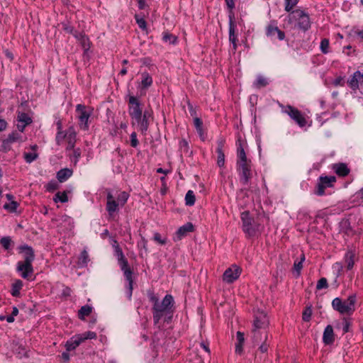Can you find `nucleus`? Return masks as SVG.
<instances>
[{
  "label": "nucleus",
  "instance_id": "nucleus-1",
  "mask_svg": "<svg viewBox=\"0 0 363 363\" xmlns=\"http://www.w3.org/2000/svg\"><path fill=\"white\" fill-rule=\"evenodd\" d=\"M114 250L115 254L117 257L118 262L120 266L121 271L123 272L124 277L125 279L128 282V289H129V296L130 297L132 295L133 291V270L128 265V259L125 257L122 249L120 247L116 241H114Z\"/></svg>",
  "mask_w": 363,
  "mask_h": 363
},
{
  "label": "nucleus",
  "instance_id": "nucleus-2",
  "mask_svg": "<svg viewBox=\"0 0 363 363\" xmlns=\"http://www.w3.org/2000/svg\"><path fill=\"white\" fill-rule=\"evenodd\" d=\"M174 299L172 295L167 294L162 302L152 307L153 322L155 325L158 324L161 318L168 313H172Z\"/></svg>",
  "mask_w": 363,
  "mask_h": 363
},
{
  "label": "nucleus",
  "instance_id": "nucleus-3",
  "mask_svg": "<svg viewBox=\"0 0 363 363\" xmlns=\"http://www.w3.org/2000/svg\"><path fill=\"white\" fill-rule=\"evenodd\" d=\"M356 296L350 295L347 300L335 298L331 303L333 308L342 315H352L355 310Z\"/></svg>",
  "mask_w": 363,
  "mask_h": 363
},
{
  "label": "nucleus",
  "instance_id": "nucleus-4",
  "mask_svg": "<svg viewBox=\"0 0 363 363\" xmlns=\"http://www.w3.org/2000/svg\"><path fill=\"white\" fill-rule=\"evenodd\" d=\"M290 22H296L297 27L303 31L311 28V21L308 13L301 9L292 11L289 16Z\"/></svg>",
  "mask_w": 363,
  "mask_h": 363
},
{
  "label": "nucleus",
  "instance_id": "nucleus-5",
  "mask_svg": "<svg viewBox=\"0 0 363 363\" xmlns=\"http://www.w3.org/2000/svg\"><path fill=\"white\" fill-rule=\"evenodd\" d=\"M240 217L244 233L248 237L255 236L259 230V225L256 223L254 219L250 216V212L247 211L242 212Z\"/></svg>",
  "mask_w": 363,
  "mask_h": 363
},
{
  "label": "nucleus",
  "instance_id": "nucleus-6",
  "mask_svg": "<svg viewBox=\"0 0 363 363\" xmlns=\"http://www.w3.org/2000/svg\"><path fill=\"white\" fill-rule=\"evenodd\" d=\"M240 181L243 185H247L252 177V162L236 163Z\"/></svg>",
  "mask_w": 363,
  "mask_h": 363
},
{
  "label": "nucleus",
  "instance_id": "nucleus-7",
  "mask_svg": "<svg viewBox=\"0 0 363 363\" xmlns=\"http://www.w3.org/2000/svg\"><path fill=\"white\" fill-rule=\"evenodd\" d=\"M336 182V177L335 176H320L318 178V181L314 194L317 196H323L325 194V190L327 188H330L334 186Z\"/></svg>",
  "mask_w": 363,
  "mask_h": 363
},
{
  "label": "nucleus",
  "instance_id": "nucleus-8",
  "mask_svg": "<svg viewBox=\"0 0 363 363\" xmlns=\"http://www.w3.org/2000/svg\"><path fill=\"white\" fill-rule=\"evenodd\" d=\"M128 104V113L132 118V125H134V120L140 119V117L142 116V109L138 99L133 96L129 97Z\"/></svg>",
  "mask_w": 363,
  "mask_h": 363
},
{
  "label": "nucleus",
  "instance_id": "nucleus-9",
  "mask_svg": "<svg viewBox=\"0 0 363 363\" xmlns=\"http://www.w3.org/2000/svg\"><path fill=\"white\" fill-rule=\"evenodd\" d=\"M300 127H304L306 125V120L301 113V112L297 108L287 106L284 111Z\"/></svg>",
  "mask_w": 363,
  "mask_h": 363
},
{
  "label": "nucleus",
  "instance_id": "nucleus-10",
  "mask_svg": "<svg viewBox=\"0 0 363 363\" xmlns=\"http://www.w3.org/2000/svg\"><path fill=\"white\" fill-rule=\"evenodd\" d=\"M269 324V321L268 317L264 312L257 311L255 314L252 329L267 330Z\"/></svg>",
  "mask_w": 363,
  "mask_h": 363
},
{
  "label": "nucleus",
  "instance_id": "nucleus-11",
  "mask_svg": "<svg viewBox=\"0 0 363 363\" xmlns=\"http://www.w3.org/2000/svg\"><path fill=\"white\" fill-rule=\"evenodd\" d=\"M76 111L78 113L79 125L84 130L88 129V120L90 117L91 113L86 111V107L82 104H78L76 106Z\"/></svg>",
  "mask_w": 363,
  "mask_h": 363
},
{
  "label": "nucleus",
  "instance_id": "nucleus-12",
  "mask_svg": "<svg viewBox=\"0 0 363 363\" xmlns=\"http://www.w3.org/2000/svg\"><path fill=\"white\" fill-rule=\"evenodd\" d=\"M229 17V41L233 44V50L235 51L238 48V36L235 34L236 24L235 22L234 13L231 12Z\"/></svg>",
  "mask_w": 363,
  "mask_h": 363
},
{
  "label": "nucleus",
  "instance_id": "nucleus-13",
  "mask_svg": "<svg viewBox=\"0 0 363 363\" xmlns=\"http://www.w3.org/2000/svg\"><path fill=\"white\" fill-rule=\"evenodd\" d=\"M240 274V269L237 265H233L228 268L223 275V280L227 283H233L238 279Z\"/></svg>",
  "mask_w": 363,
  "mask_h": 363
},
{
  "label": "nucleus",
  "instance_id": "nucleus-14",
  "mask_svg": "<svg viewBox=\"0 0 363 363\" xmlns=\"http://www.w3.org/2000/svg\"><path fill=\"white\" fill-rule=\"evenodd\" d=\"M16 270L21 272L22 278L28 279L33 273L32 262H28V261L18 262L17 263Z\"/></svg>",
  "mask_w": 363,
  "mask_h": 363
},
{
  "label": "nucleus",
  "instance_id": "nucleus-15",
  "mask_svg": "<svg viewBox=\"0 0 363 363\" xmlns=\"http://www.w3.org/2000/svg\"><path fill=\"white\" fill-rule=\"evenodd\" d=\"M335 340V335L333 330V328L331 325H328L323 331V342L325 345H331L334 343Z\"/></svg>",
  "mask_w": 363,
  "mask_h": 363
},
{
  "label": "nucleus",
  "instance_id": "nucleus-16",
  "mask_svg": "<svg viewBox=\"0 0 363 363\" xmlns=\"http://www.w3.org/2000/svg\"><path fill=\"white\" fill-rule=\"evenodd\" d=\"M252 340L255 344L259 345L262 342H267L268 333L267 330L252 329Z\"/></svg>",
  "mask_w": 363,
  "mask_h": 363
},
{
  "label": "nucleus",
  "instance_id": "nucleus-17",
  "mask_svg": "<svg viewBox=\"0 0 363 363\" xmlns=\"http://www.w3.org/2000/svg\"><path fill=\"white\" fill-rule=\"evenodd\" d=\"M237 162L236 163H241V162H246L251 161L250 160H248L246 156V153L244 150L243 147V141L242 140L241 138L239 137L237 142Z\"/></svg>",
  "mask_w": 363,
  "mask_h": 363
},
{
  "label": "nucleus",
  "instance_id": "nucleus-18",
  "mask_svg": "<svg viewBox=\"0 0 363 363\" xmlns=\"http://www.w3.org/2000/svg\"><path fill=\"white\" fill-rule=\"evenodd\" d=\"M332 169L337 176L341 177L347 176L350 172V169L348 168L347 165L342 162L333 164Z\"/></svg>",
  "mask_w": 363,
  "mask_h": 363
},
{
  "label": "nucleus",
  "instance_id": "nucleus-19",
  "mask_svg": "<svg viewBox=\"0 0 363 363\" xmlns=\"http://www.w3.org/2000/svg\"><path fill=\"white\" fill-rule=\"evenodd\" d=\"M194 225L191 223H186L181 226L176 233L175 240H180L183 237L186 236L187 233L194 231Z\"/></svg>",
  "mask_w": 363,
  "mask_h": 363
},
{
  "label": "nucleus",
  "instance_id": "nucleus-20",
  "mask_svg": "<svg viewBox=\"0 0 363 363\" xmlns=\"http://www.w3.org/2000/svg\"><path fill=\"white\" fill-rule=\"evenodd\" d=\"M74 37L80 43L84 50V52L86 54L91 47L89 38L82 33H76L74 34Z\"/></svg>",
  "mask_w": 363,
  "mask_h": 363
},
{
  "label": "nucleus",
  "instance_id": "nucleus-21",
  "mask_svg": "<svg viewBox=\"0 0 363 363\" xmlns=\"http://www.w3.org/2000/svg\"><path fill=\"white\" fill-rule=\"evenodd\" d=\"M360 72L356 71L350 79L347 80L349 86L354 91L359 89V85L362 84L363 82L360 79Z\"/></svg>",
  "mask_w": 363,
  "mask_h": 363
},
{
  "label": "nucleus",
  "instance_id": "nucleus-22",
  "mask_svg": "<svg viewBox=\"0 0 363 363\" xmlns=\"http://www.w3.org/2000/svg\"><path fill=\"white\" fill-rule=\"evenodd\" d=\"M21 252H24V261L33 262L35 259V254L33 248L28 245H21L19 247Z\"/></svg>",
  "mask_w": 363,
  "mask_h": 363
},
{
  "label": "nucleus",
  "instance_id": "nucleus-23",
  "mask_svg": "<svg viewBox=\"0 0 363 363\" xmlns=\"http://www.w3.org/2000/svg\"><path fill=\"white\" fill-rule=\"evenodd\" d=\"M276 34L279 40H283L285 38L284 32L279 29L277 26L269 25L267 28V35L268 36H274Z\"/></svg>",
  "mask_w": 363,
  "mask_h": 363
},
{
  "label": "nucleus",
  "instance_id": "nucleus-24",
  "mask_svg": "<svg viewBox=\"0 0 363 363\" xmlns=\"http://www.w3.org/2000/svg\"><path fill=\"white\" fill-rule=\"evenodd\" d=\"M224 146V140H220L218 142V147L216 152L218 153L217 164L219 167H223L225 164V154L223 150Z\"/></svg>",
  "mask_w": 363,
  "mask_h": 363
},
{
  "label": "nucleus",
  "instance_id": "nucleus-25",
  "mask_svg": "<svg viewBox=\"0 0 363 363\" xmlns=\"http://www.w3.org/2000/svg\"><path fill=\"white\" fill-rule=\"evenodd\" d=\"M72 170L68 168L62 169L57 172V179L60 182H64L72 175Z\"/></svg>",
  "mask_w": 363,
  "mask_h": 363
},
{
  "label": "nucleus",
  "instance_id": "nucleus-26",
  "mask_svg": "<svg viewBox=\"0 0 363 363\" xmlns=\"http://www.w3.org/2000/svg\"><path fill=\"white\" fill-rule=\"evenodd\" d=\"M345 262L347 264V269L351 270L354 264L355 253L352 250H348L345 255Z\"/></svg>",
  "mask_w": 363,
  "mask_h": 363
},
{
  "label": "nucleus",
  "instance_id": "nucleus-27",
  "mask_svg": "<svg viewBox=\"0 0 363 363\" xmlns=\"http://www.w3.org/2000/svg\"><path fill=\"white\" fill-rule=\"evenodd\" d=\"M82 342L79 336H76L66 342L65 347L67 351H72L75 350Z\"/></svg>",
  "mask_w": 363,
  "mask_h": 363
},
{
  "label": "nucleus",
  "instance_id": "nucleus-28",
  "mask_svg": "<svg viewBox=\"0 0 363 363\" xmlns=\"http://www.w3.org/2000/svg\"><path fill=\"white\" fill-rule=\"evenodd\" d=\"M17 121L18 123H25V125H29L33 122L31 117L28 113L20 110L17 111Z\"/></svg>",
  "mask_w": 363,
  "mask_h": 363
},
{
  "label": "nucleus",
  "instance_id": "nucleus-29",
  "mask_svg": "<svg viewBox=\"0 0 363 363\" xmlns=\"http://www.w3.org/2000/svg\"><path fill=\"white\" fill-rule=\"evenodd\" d=\"M134 122L138 123L139 130L141 132V133L143 135H146V132L149 128V121L143 118L142 116H140V119L134 120Z\"/></svg>",
  "mask_w": 363,
  "mask_h": 363
},
{
  "label": "nucleus",
  "instance_id": "nucleus-30",
  "mask_svg": "<svg viewBox=\"0 0 363 363\" xmlns=\"http://www.w3.org/2000/svg\"><path fill=\"white\" fill-rule=\"evenodd\" d=\"M236 337L238 342L235 345V352L240 354L242 352V345L245 342L244 333L240 331L237 332Z\"/></svg>",
  "mask_w": 363,
  "mask_h": 363
},
{
  "label": "nucleus",
  "instance_id": "nucleus-31",
  "mask_svg": "<svg viewBox=\"0 0 363 363\" xmlns=\"http://www.w3.org/2000/svg\"><path fill=\"white\" fill-rule=\"evenodd\" d=\"M66 139L67 140V150L74 149L76 143V133L73 130H69Z\"/></svg>",
  "mask_w": 363,
  "mask_h": 363
},
{
  "label": "nucleus",
  "instance_id": "nucleus-32",
  "mask_svg": "<svg viewBox=\"0 0 363 363\" xmlns=\"http://www.w3.org/2000/svg\"><path fill=\"white\" fill-rule=\"evenodd\" d=\"M119 205L116 201H107L106 208L110 217H112L114 213L118 211Z\"/></svg>",
  "mask_w": 363,
  "mask_h": 363
},
{
  "label": "nucleus",
  "instance_id": "nucleus-33",
  "mask_svg": "<svg viewBox=\"0 0 363 363\" xmlns=\"http://www.w3.org/2000/svg\"><path fill=\"white\" fill-rule=\"evenodd\" d=\"M23 286V282L20 279H17L13 283L11 289V295L14 297H18L20 296V290Z\"/></svg>",
  "mask_w": 363,
  "mask_h": 363
},
{
  "label": "nucleus",
  "instance_id": "nucleus-34",
  "mask_svg": "<svg viewBox=\"0 0 363 363\" xmlns=\"http://www.w3.org/2000/svg\"><path fill=\"white\" fill-rule=\"evenodd\" d=\"M6 139L11 144H13L14 143H21V142H23L21 134L18 133L17 131H13L11 133L9 134L8 137L6 138Z\"/></svg>",
  "mask_w": 363,
  "mask_h": 363
},
{
  "label": "nucleus",
  "instance_id": "nucleus-35",
  "mask_svg": "<svg viewBox=\"0 0 363 363\" xmlns=\"http://www.w3.org/2000/svg\"><path fill=\"white\" fill-rule=\"evenodd\" d=\"M92 308L89 305H85L81 307L79 311L78 316L81 320H84L85 316H88L91 313Z\"/></svg>",
  "mask_w": 363,
  "mask_h": 363
},
{
  "label": "nucleus",
  "instance_id": "nucleus-36",
  "mask_svg": "<svg viewBox=\"0 0 363 363\" xmlns=\"http://www.w3.org/2000/svg\"><path fill=\"white\" fill-rule=\"evenodd\" d=\"M142 82H141V84H142V86L143 88H147L149 86H151V84H152V77L151 76L147 73V72H143L142 74Z\"/></svg>",
  "mask_w": 363,
  "mask_h": 363
},
{
  "label": "nucleus",
  "instance_id": "nucleus-37",
  "mask_svg": "<svg viewBox=\"0 0 363 363\" xmlns=\"http://www.w3.org/2000/svg\"><path fill=\"white\" fill-rule=\"evenodd\" d=\"M89 261V255L86 250H84L79 257L78 264L79 267L86 266L88 262Z\"/></svg>",
  "mask_w": 363,
  "mask_h": 363
},
{
  "label": "nucleus",
  "instance_id": "nucleus-38",
  "mask_svg": "<svg viewBox=\"0 0 363 363\" xmlns=\"http://www.w3.org/2000/svg\"><path fill=\"white\" fill-rule=\"evenodd\" d=\"M195 196L194 191L191 190H189L185 196V202L186 205L189 206H191L195 203Z\"/></svg>",
  "mask_w": 363,
  "mask_h": 363
},
{
  "label": "nucleus",
  "instance_id": "nucleus-39",
  "mask_svg": "<svg viewBox=\"0 0 363 363\" xmlns=\"http://www.w3.org/2000/svg\"><path fill=\"white\" fill-rule=\"evenodd\" d=\"M162 40L165 43H169V44H175L177 40V37L174 35L168 32L164 33Z\"/></svg>",
  "mask_w": 363,
  "mask_h": 363
},
{
  "label": "nucleus",
  "instance_id": "nucleus-40",
  "mask_svg": "<svg viewBox=\"0 0 363 363\" xmlns=\"http://www.w3.org/2000/svg\"><path fill=\"white\" fill-rule=\"evenodd\" d=\"M53 200L56 203L58 201H60L61 203L67 202L68 201V197H67L66 191H63V192L58 191L55 194Z\"/></svg>",
  "mask_w": 363,
  "mask_h": 363
},
{
  "label": "nucleus",
  "instance_id": "nucleus-41",
  "mask_svg": "<svg viewBox=\"0 0 363 363\" xmlns=\"http://www.w3.org/2000/svg\"><path fill=\"white\" fill-rule=\"evenodd\" d=\"M268 84V82L266 78L262 76H259L256 81L254 82V86L257 89L264 87Z\"/></svg>",
  "mask_w": 363,
  "mask_h": 363
},
{
  "label": "nucleus",
  "instance_id": "nucleus-42",
  "mask_svg": "<svg viewBox=\"0 0 363 363\" xmlns=\"http://www.w3.org/2000/svg\"><path fill=\"white\" fill-rule=\"evenodd\" d=\"M129 197V194L125 191H121L117 196V202L121 206H123L125 203L127 202Z\"/></svg>",
  "mask_w": 363,
  "mask_h": 363
},
{
  "label": "nucleus",
  "instance_id": "nucleus-43",
  "mask_svg": "<svg viewBox=\"0 0 363 363\" xmlns=\"http://www.w3.org/2000/svg\"><path fill=\"white\" fill-rule=\"evenodd\" d=\"M312 306H306L302 314V319L305 322H309L312 316Z\"/></svg>",
  "mask_w": 363,
  "mask_h": 363
},
{
  "label": "nucleus",
  "instance_id": "nucleus-44",
  "mask_svg": "<svg viewBox=\"0 0 363 363\" xmlns=\"http://www.w3.org/2000/svg\"><path fill=\"white\" fill-rule=\"evenodd\" d=\"M78 336L80 338L81 341L83 342L84 341H85L86 340H88V339H90V340L96 339V333L94 332H92V331H88L83 334H80Z\"/></svg>",
  "mask_w": 363,
  "mask_h": 363
},
{
  "label": "nucleus",
  "instance_id": "nucleus-45",
  "mask_svg": "<svg viewBox=\"0 0 363 363\" xmlns=\"http://www.w3.org/2000/svg\"><path fill=\"white\" fill-rule=\"evenodd\" d=\"M18 205V202L11 201L9 203H5L4 205V208L8 210L9 212L13 213L16 211Z\"/></svg>",
  "mask_w": 363,
  "mask_h": 363
},
{
  "label": "nucleus",
  "instance_id": "nucleus-46",
  "mask_svg": "<svg viewBox=\"0 0 363 363\" xmlns=\"http://www.w3.org/2000/svg\"><path fill=\"white\" fill-rule=\"evenodd\" d=\"M285 1V11L287 12H290L293 10V9L296 6L298 2V0H284Z\"/></svg>",
  "mask_w": 363,
  "mask_h": 363
},
{
  "label": "nucleus",
  "instance_id": "nucleus-47",
  "mask_svg": "<svg viewBox=\"0 0 363 363\" xmlns=\"http://www.w3.org/2000/svg\"><path fill=\"white\" fill-rule=\"evenodd\" d=\"M0 242L5 250H9L12 244V240L9 236L3 237Z\"/></svg>",
  "mask_w": 363,
  "mask_h": 363
},
{
  "label": "nucleus",
  "instance_id": "nucleus-48",
  "mask_svg": "<svg viewBox=\"0 0 363 363\" xmlns=\"http://www.w3.org/2000/svg\"><path fill=\"white\" fill-rule=\"evenodd\" d=\"M11 149V143L6 138L2 140V144L0 147V152H7Z\"/></svg>",
  "mask_w": 363,
  "mask_h": 363
},
{
  "label": "nucleus",
  "instance_id": "nucleus-49",
  "mask_svg": "<svg viewBox=\"0 0 363 363\" xmlns=\"http://www.w3.org/2000/svg\"><path fill=\"white\" fill-rule=\"evenodd\" d=\"M38 157V154L35 152H25L24 153V159L28 163H30L36 160Z\"/></svg>",
  "mask_w": 363,
  "mask_h": 363
},
{
  "label": "nucleus",
  "instance_id": "nucleus-50",
  "mask_svg": "<svg viewBox=\"0 0 363 363\" xmlns=\"http://www.w3.org/2000/svg\"><path fill=\"white\" fill-rule=\"evenodd\" d=\"M328 288V280L326 278H320L318 281V283H317V285H316V289L318 290H320V289H327Z\"/></svg>",
  "mask_w": 363,
  "mask_h": 363
},
{
  "label": "nucleus",
  "instance_id": "nucleus-51",
  "mask_svg": "<svg viewBox=\"0 0 363 363\" xmlns=\"http://www.w3.org/2000/svg\"><path fill=\"white\" fill-rule=\"evenodd\" d=\"M342 330L344 333H347L350 332V328L352 325L351 320L349 318H342Z\"/></svg>",
  "mask_w": 363,
  "mask_h": 363
},
{
  "label": "nucleus",
  "instance_id": "nucleus-52",
  "mask_svg": "<svg viewBox=\"0 0 363 363\" xmlns=\"http://www.w3.org/2000/svg\"><path fill=\"white\" fill-rule=\"evenodd\" d=\"M329 48V40L327 38H324L320 42V50L323 53L326 54L328 52Z\"/></svg>",
  "mask_w": 363,
  "mask_h": 363
},
{
  "label": "nucleus",
  "instance_id": "nucleus-53",
  "mask_svg": "<svg viewBox=\"0 0 363 363\" xmlns=\"http://www.w3.org/2000/svg\"><path fill=\"white\" fill-rule=\"evenodd\" d=\"M135 18L136 22H137L138 26L140 27V28H141L143 30H146L147 29V23H146V21H145V19L143 18H140L138 16V15H135Z\"/></svg>",
  "mask_w": 363,
  "mask_h": 363
},
{
  "label": "nucleus",
  "instance_id": "nucleus-54",
  "mask_svg": "<svg viewBox=\"0 0 363 363\" xmlns=\"http://www.w3.org/2000/svg\"><path fill=\"white\" fill-rule=\"evenodd\" d=\"M59 188V185L57 182L55 181H50L46 185V189L48 191H54L57 190Z\"/></svg>",
  "mask_w": 363,
  "mask_h": 363
},
{
  "label": "nucleus",
  "instance_id": "nucleus-55",
  "mask_svg": "<svg viewBox=\"0 0 363 363\" xmlns=\"http://www.w3.org/2000/svg\"><path fill=\"white\" fill-rule=\"evenodd\" d=\"M67 135V133L64 134V133L62 130L58 131L57 133V135H56L57 144L60 145L62 143V142L63 141V140L65 138H66Z\"/></svg>",
  "mask_w": 363,
  "mask_h": 363
},
{
  "label": "nucleus",
  "instance_id": "nucleus-56",
  "mask_svg": "<svg viewBox=\"0 0 363 363\" xmlns=\"http://www.w3.org/2000/svg\"><path fill=\"white\" fill-rule=\"evenodd\" d=\"M153 239L155 242L161 245H164L167 242V239L162 238L161 235L159 233H155Z\"/></svg>",
  "mask_w": 363,
  "mask_h": 363
},
{
  "label": "nucleus",
  "instance_id": "nucleus-57",
  "mask_svg": "<svg viewBox=\"0 0 363 363\" xmlns=\"http://www.w3.org/2000/svg\"><path fill=\"white\" fill-rule=\"evenodd\" d=\"M139 144V142L137 139V134L135 132H133L130 134V145L133 147H136Z\"/></svg>",
  "mask_w": 363,
  "mask_h": 363
},
{
  "label": "nucleus",
  "instance_id": "nucleus-58",
  "mask_svg": "<svg viewBox=\"0 0 363 363\" xmlns=\"http://www.w3.org/2000/svg\"><path fill=\"white\" fill-rule=\"evenodd\" d=\"M81 156V150L79 148L74 149L73 154L72 155V160H74L76 164Z\"/></svg>",
  "mask_w": 363,
  "mask_h": 363
},
{
  "label": "nucleus",
  "instance_id": "nucleus-59",
  "mask_svg": "<svg viewBox=\"0 0 363 363\" xmlns=\"http://www.w3.org/2000/svg\"><path fill=\"white\" fill-rule=\"evenodd\" d=\"M303 267V263L301 262H295L294 264V270L296 272V277H298L301 274V270Z\"/></svg>",
  "mask_w": 363,
  "mask_h": 363
},
{
  "label": "nucleus",
  "instance_id": "nucleus-60",
  "mask_svg": "<svg viewBox=\"0 0 363 363\" xmlns=\"http://www.w3.org/2000/svg\"><path fill=\"white\" fill-rule=\"evenodd\" d=\"M194 124L196 130L203 128V122L199 118L196 117L194 119Z\"/></svg>",
  "mask_w": 363,
  "mask_h": 363
},
{
  "label": "nucleus",
  "instance_id": "nucleus-61",
  "mask_svg": "<svg viewBox=\"0 0 363 363\" xmlns=\"http://www.w3.org/2000/svg\"><path fill=\"white\" fill-rule=\"evenodd\" d=\"M226 5L229 9V15H230L231 12H233V9L235 8L234 0H225Z\"/></svg>",
  "mask_w": 363,
  "mask_h": 363
},
{
  "label": "nucleus",
  "instance_id": "nucleus-62",
  "mask_svg": "<svg viewBox=\"0 0 363 363\" xmlns=\"http://www.w3.org/2000/svg\"><path fill=\"white\" fill-rule=\"evenodd\" d=\"M268 347H269V345L267 343V342H261V345L259 347V350L262 352V353H265L267 352L268 350Z\"/></svg>",
  "mask_w": 363,
  "mask_h": 363
},
{
  "label": "nucleus",
  "instance_id": "nucleus-63",
  "mask_svg": "<svg viewBox=\"0 0 363 363\" xmlns=\"http://www.w3.org/2000/svg\"><path fill=\"white\" fill-rule=\"evenodd\" d=\"M149 298H150V301L152 303H153V306H155L156 304L159 303V300H158L157 297L155 296L154 293L149 294Z\"/></svg>",
  "mask_w": 363,
  "mask_h": 363
},
{
  "label": "nucleus",
  "instance_id": "nucleus-64",
  "mask_svg": "<svg viewBox=\"0 0 363 363\" xmlns=\"http://www.w3.org/2000/svg\"><path fill=\"white\" fill-rule=\"evenodd\" d=\"M350 35L353 36L358 35L361 38H363V30H352Z\"/></svg>",
  "mask_w": 363,
  "mask_h": 363
}]
</instances>
